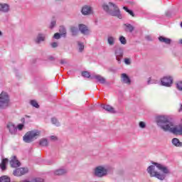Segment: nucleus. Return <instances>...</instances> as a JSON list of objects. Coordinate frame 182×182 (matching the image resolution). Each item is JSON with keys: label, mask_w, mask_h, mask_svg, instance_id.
Masks as SVG:
<instances>
[{"label": "nucleus", "mask_w": 182, "mask_h": 182, "mask_svg": "<svg viewBox=\"0 0 182 182\" xmlns=\"http://www.w3.org/2000/svg\"><path fill=\"white\" fill-rule=\"evenodd\" d=\"M157 125L164 130V132H170L173 134H182L181 124L174 125V123L170 120L166 115H160L156 117Z\"/></svg>", "instance_id": "f257e3e1"}, {"label": "nucleus", "mask_w": 182, "mask_h": 182, "mask_svg": "<svg viewBox=\"0 0 182 182\" xmlns=\"http://www.w3.org/2000/svg\"><path fill=\"white\" fill-rule=\"evenodd\" d=\"M146 171L151 177H156L161 181L165 180L166 177L171 173L168 167L157 162H153L152 165L147 168Z\"/></svg>", "instance_id": "f03ea898"}, {"label": "nucleus", "mask_w": 182, "mask_h": 182, "mask_svg": "<svg viewBox=\"0 0 182 182\" xmlns=\"http://www.w3.org/2000/svg\"><path fill=\"white\" fill-rule=\"evenodd\" d=\"M102 9H104L105 12H107V14H109L112 16H117L119 18V19H122V14H120V10L116 4L112 2H109L108 4H102Z\"/></svg>", "instance_id": "7ed1b4c3"}, {"label": "nucleus", "mask_w": 182, "mask_h": 182, "mask_svg": "<svg viewBox=\"0 0 182 182\" xmlns=\"http://www.w3.org/2000/svg\"><path fill=\"white\" fill-rule=\"evenodd\" d=\"M41 136V131L38 129H34L32 131H28L23 137V141L25 143H32V141L36 140L38 137Z\"/></svg>", "instance_id": "20e7f679"}, {"label": "nucleus", "mask_w": 182, "mask_h": 182, "mask_svg": "<svg viewBox=\"0 0 182 182\" xmlns=\"http://www.w3.org/2000/svg\"><path fill=\"white\" fill-rule=\"evenodd\" d=\"M9 107V95L5 92L0 94V109H6Z\"/></svg>", "instance_id": "39448f33"}, {"label": "nucleus", "mask_w": 182, "mask_h": 182, "mask_svg": "<svg viewBox=\"0 0 182 182\" xmlns=\"http://www.w3.org/2000/svg\"><path fill=\"white\" fill-rule=\"evenodd\" d=\"M173 79L172 76L166 75L161 78V85L165 87H171L173 86Z\"/></svg>", "instance_id": "423d86ee"}, {"label": "nucleus", "mask_w": 182, "mask_h": 182, "mask_svg": "<svg viewBox=\"0 0 182 182\" xmlns=\"http://www.w3.org/2000/svg\"><path fill=\"white\" fill-rule=\"evenodd\" d=\"M107 174V169L105 166H99L95 168V176L97 177H105Z\"/></svg>", "instance_id": "0eeeda50"}, {"label": "nucleus", "mask_w": 182, "mask_h": 182, "mask_svg": "<svg viewBox=\"0 0 182 182\" xmlns=\"http://www.w3.org/2000/svg\"><path fill=\"white\" fill-rule=\"evenodd\" d=\"M81 14L85 16L93 14V7L89 5H85L81 9Z\"/></svg>", "instance_id": "6e6552de"}, {"label": "nucleus", "mask_w": 182, "mask_h": 182, "mask_svg": "<svg viewBox=\"0 0 182 182\" xmlns=\"http://www.w3.org/2000/svg\"><path fill=\"white\" fill-rule=\"evenodd\" d=\"M114 53L118 63H121L122 58H123V49L122 48H118L115 50Z\"/></svg>", "instance_id": "1a4fd4ad"}, {"label": "nucleus", "mask_w": 182, "mask_h": 182, "mask_svg": "<svg viewBox=\"0 0 182 182\" xmlns=\"http://www.w3.org/2000/svg\"><path fill=\"white\" fill-rule=\"evenodd\" d=\"M91 79H95L97 82L101 83L102 85H105V83H106V79L100 75H92L91 76Z\"/></svg>", "instance_id": "9d476101"}, {"label": "nucleus", "mask_w": 182, "mask_h": 182, "mask_svg": "<svg viewBox=\"0 0 182 182\" xmlns=\"http://www.w3.org/2000/svg\"><path fill=\"white\" fill-rule=\"evenodd\" d=\"M10 164L13 168H16L21 166V162L16 159V156H13L10 161Z\"/></svg>", "instance_id": "9b49d317"}, {"label": "nucleus", "mask_w": 182, "mask_h": 182, "mask_svg": "<svg viewBox=\"0 0 182 182\" xmlns=\"http://www.w3.org/2000/svg\"><path fill=\"white\" fill-rule=\"evenodd\" d=\"M7 129H9L11 134H15L17 132V129L15 127V124L12 122H9L6 125Z\"/></svg>", "instance_id": "f8f14e48"}, {"label": "nucleus", "mask_w": 182, "mask_h": 182, "mask_svg": "<svg viewBox=\"0 0 182 182\" xmlns=\"http://www.w3.org/2000/svg\"><path fill=\"white\" fill-rule=\"evenodd\" d=\"M78 28L81 33L83 35H89V29H87V26H86L85 24H80Z\"/></svg>", "instance_id": "ddd939ff"}, {"label": "nucleus", "mask_w": 182, "mask_h": 182, "mask_svg": "<svg viewBox=\"0 0 182 182\" xmlns=\"http://www.w3.org/2000/svg\"><path fill=\"white\" fill-rule=\"evenodd\" d=\"M0 12H9V5L7 4L0 3Z\"/></svg>", "instance_id": "4468645a"}, {"label": "nucleus", "mask_w": 182, "mask_h": 182, "mask_svg": "<svg viewBox=\"0 0 182 182\" xmlns=\"http://www.w3.org/2000/svg\"><path fill=\"white\" fill-rule=\"evenodd\" d=\"M107 41L109 46H114V43H116V37L113 36H108Z\"/></svg>", "instance_id": "2eb2a0df"}, {"label": "nucleus", "mask_w": 182, "mask_h": 182, "mask_svg": "<svg viewBox=\"0 0 182 182\" xmlns=\"http://www.w3.org/2000/svg\"><path fill=\"white\" fill-rule=\"evenodd\" d=\"M101 107L102 109H104V110H106L107 112H109V113H116V111L114 110V108H113L110 105H102Z\"/></svg>", "instance_id": "dca6fc26"}, {"label": "nucleus", "mask_w": 182, "mask_h": 182, "mask_svg": "<svg viewBox=\"0 0 182 182\" xmlns=\"http://www.w3.org/2000/svg\"><path fill=\"white\" fill-rule=\"evenodd\" d=\"M122 80L123 83H126L127 85H130L132 82L129 76H127L125 73L122 74Z\"/></svg>", "instance_id": "f3484780"}, {"label": "nucleus", "mask_w": 182, "mask_h": 182, "mask_svg": "<svg viewBox=\"0 0 182 182\" xmlns=\"http://www.w3.org/2000/svg\"><path fill=\"white\" fill-rule=\"evenodd\" d=\"M159 42H162V43H166V45H170V43H171V39L163 36H160L159 38Z\"/></svg>", "instance_id": "a211bd4d"}, {"label": "nucleus", "mask_w": 182, "mask_h": 182, "mask_svg": "<svg viewBox=\"0 0 182 182\" xmlns=\"http://www.w3.org/2000/svg\"><path fill=\"white\" fill-rule=\"evenodd\" d=\"M6 164H8V159H4L0 164V168L2 171H5V170H6Z\"/></svg>", "instance_id": "6ab92c4d"}, {"label": "nucleus", "mask_w": 182, "mask_h": 182, "mask_svg": "<svg viewBox=\"0 0 182 182\" xmlns=\"http://www.w3.org/2000/svg\"><path fill=\"white\" fill-rule=\"evenodd\" d=\"M172 144H173V146L176 147H182V142H181L177 138H173L172 139Z\"/></svg>", "instance_id": "aec40b11"}, {"label": "nucleus", "mask_w": 182, "mask_h": 182, "mask_svg": "<svg viewBox=\"0 0 182 182\" xmlns=\"http://www.w3.org/2000/svg\"><path fill=\"white\" fill-rule=\"evenodd\" d=\"M21 182H43V179L41 178H35L33 179H23Z\"/></svg>", "instance_id": "412c9836"}, {"label": "nucleus", "mask_w": 182, "mask_h": 182, "mask_svg": "<svg viewBox=\"0 0 182 182\" xmlns=\"http://www.w3.org/2000/svg\"><path fill=\"white\" fill-rule=\"evenodd\" d=\"M43 41H45V34H38L36 39V43H41V42H43Z\"/></svg>", "instance_id": "4be33fe9"}, {"label": "nucleus", "mask_w": 182, "mask_h": 182, "mask_svg": "<svg viewBox=\"0 0 182 182\" xmlns=\"http://www.w3.org/2000/svg\"><path fill=\"white\" fill-rule=\"evenodd\" d=\"M66 171V169L60 168L55 171L54 174H55V176H63V174H65Z\"/></svg>", "instance_id": "5701e85b"}, {"label": "nucleus", "mask_w": 182, "mask_h": 182, "mask_svg": "<svg viewBox=\"0 0 182 182\" xmlns=\"http://www.w3.org/2000/svg\"><path fill=\"white\" fill-rule=\"evenodd\" d=\"M21 122L25 124L26 123H31L32 120L31 119V117L26 115L25 117L21 118Z\"/></svg>", "instance_id": "b1692460"}, {"label": "nucleus", "mask_w": 182, "mask_h": 182, "mask_svg": "<svg viewBox=\"0 0 182 182\" xmlns=\"http://www.w3.org/2000/svg\"><path fill=\"white\" fill-rule=\"evenodd\" d=\"M125 26V31H127V32H133V31H134V27H133V26H132L131 24H124Z\"/></svg>", "instance_id": "393cba45"}, {"label": "nucleus", "mask_w": 182, "mask_h": 182, "mask_svg": "<svg viewBox=\"0 0 182 182\" xmlns=\"http://www.w3.org/2000/svg\"><path fill=\"white\" fill-rule=\"evenodd\" d=\"M176 87L179 92H182V81L179 80L176 82Z\"/></svg>", "instance_id": "a878e982"}, {"label": "nucleus", "mask_w": 182, "mask_h": 182, "mask_svg": "<svg viewBox=\"0 0 182 182\" xmlns=\"http://www.w3.org/2000/svg\"><path fill=\"white\" fill-rule=\"evenodd\" d=\"M51 123L54 124V126H56L57 127H59L60 126V122L58 121V119L53 117L51 119Z\"/></svg>", "instance_id": "bb28decb"}, {"label": "nucleus", "mask_w": 182, "mask_h": 182, "mask_svg": "<svg viewBox=\"0 0 182 182\" xmlns=\"http://www.w3.org/2000/svg\"><path fill=\"white\" fill-rule=\"evenodd\" d=\"M14 175L16 176L17 177H21V176H22V172L21 171V168H16V170H14Z\"/></svg>", "instance_id": "cd10ccee"}, {"label": "nucleus", "mask_w": 182, "mask_h": 182, "mask_svg": "<svg viewBox=\"0 0 182 182\" xmlns=\"http://www.w3.org/2000/svg\"><path fill=\"white\" fill-rule=\"evenodd\" d=\"M70 31H71V33H73V36L77 35V32H79V31L77 30V27H75V26H72L70 28Z\"/></svg>", "instance_id": "c85d7f7f"}, {"label": "nucleus", "mask_w": 182, "mask_h": 182, "mask_svg": "<svg viewBox=\"0 0 182 182\" xmlns=\"http://www.w3.org/2000/svg\"><path fill=\"white\" fill-rule=\"evenodd\" d=\"M119 41L122 45H126V43H127V40H126V38L123 36H119Z\"/></svg>", "instance_id": "c756f323"}, {"label": "nucleus", "mask_w": 182, "mask_h": 182, "mask_svg": "<svg viewBox=\"0 0 182 182\" xmlns=\"http://www.w3.org/2000/svg\"><path fill=\"white\" fill-rule=\"evenodd\" d=\"M40 146H47L48 145V139L43 138V139H41L40 140Z\"/></svg>", "instance_id": "7c9ffc66"}, {"label": "nucleus", "mask_w": 182, "mask_h": 182, "mask_svg": "<svg viewBox=\"0 0 182 182\" xmlns=\"http://www.w3.org/2000/svg\"><path fill=\"white\" fill-rule=\"evenodd\" d=\"M11 179L6 176H3L0 178V182H9Z\"/></svg>", "instance_id": "2f4dec72"}, {"label": "nucleus", "mask_w": 182, "mask_h": 182, "mask_svg": "<svg viewBox=\"0 0 182 182\" xmlns=\"http://www.w3.org/2000/svg\"><path fill=\"white\" fill-rule=\"evenodd\" d=\"M83 49H85V45L83 44V43L78 41L79 52H83Z\"/></svg>", "instance_id": "473e14b6"}, {"label": "nucleus", "mask_w": 182, "mask_h": 182, "mask_svg": "<svg viewBox=\"0 0 182 182\" xmlns=\"http://www.w3.org/2000/svg\"><path fill=\"white\" fill-rule=\"evenodd\" d=\"M31 106H33V107H36V109H38V107H39V105L38 104V102H36V100H32L30 102Z\"/></svg>", "instance_id": "72a5a7b5"}, {"label": "nucleus", "mask_w": 182, "mask_h": 182, "mask_svg": "<svg viewBox=\"0 0 182 182\" xmlns=\"http://www.w3.org/2000/svg\"><path fill=\"white\" fill-rule=\"evenodd\" d=\"M59 31L61 33V36L66 35V28H65L64 26H60Z\"/></svg>", "instance_id": "f704fd0d"}, {"label": "nucleus", "mask_w": 182, "mask_h": 182, "mask_svg": "<svg viewBox=\"0 0 182 182\" xmlns=\"http://www.w3.org/2000/svg\"><path fill=\"white\" fill-rule=\"evenodd\" d=\"M123 9H124V11H126V12L129 14V15H131V16H134V13H133V11L132 10L128 9L127 7L124 6Z\"/></svg>", "instance_id": "c9c22d12"}, {"label": "nucleus", "mask_w": 182, "mask_h": 182, "mask_svg": "<svg viewBox=\"0 0 182 182\" xmlns=\"http://www.w3.org/2000/svg\"><path fill=\"white\" fill-rule=\"evenodd\" d=\"M82 76L83 77H90V73L87 71H83L82 73Z\"/></svg>", "instance_id": "e433bc0d"}, {"label": "nucleus", "mask_w": 182, "mask_h": 182, "mask_svg": "<svg viewBox=\"0 0 182 182\" xmlns=\"http://www.w3.org/2000/svg\"><path fill=\"white\" fill-rule=\"evenodd\" d=\"M24 127H25V124L23 123V124H18L16 129L17 130H19L21 132V130H23Z\"/></svg>", "instance_id": "4c0bfd02"}, {"label": "nucleus", "mask_w": 182, "mask_h": 182, "mask_svg": "<svg viewBox=\"0 0 182 182\" xmlns=\"http://www.w3.org/2000/svg\"><path fill=\"white\" fill-rule=\"evenodd\" d=\"M20 170L21 171V176H23V174H26V173H28V168H20Z\"/></svg>", "instance_id": "58836bf2"}, {"label": "nucleus", "mask_w": 182, "mask_h": 182, "mask_svg": "<svg viewBox=\"0 0 182 182\" xmlns=\"http://www.w3.org/2000/svg\"><path fill=\"white\" fill-rule=\"evenodd\" d=\"M140 129H146V122H140L139 124Z\"/></svg>", "instance_id": "ea45409f"}, {"label": "nucleus", "mask_w": 182, "mask_h": 182, "mask_svg": "<svg viewBox=\"0 0 182 182\" xmlns=\"http://www.w3.org/2000/svg\"><path fill=\"white\" fill-rule=\"evenodd\" d=\"M55 25H56V21H52L50 24V29H53V28H55Z\"/></svg>", "instance_id": "a19ab883"}, {"label": "nucleus", "mask_w": 182, "mask_h": 182, "mask_svg": "<svg viewBox=\"0 0 182 182\" xmlns=\"http://www.w3.org/2000/svg\"><path fill=\"white\" fill-rule=\"evenodd\" d=\"M60 36H62V34L57 33L54 34V39H60Z\"/></svg>", "instance_id": "79ce46f5"}, {"label": "nucleus", "mask_w": 182, "mask_h": 182, "mask_svg": "<svg viewBox=\"0 0 182 182\" xmlns=\"http://www.w3.org/2000/svg\"><path fill=\"white\" fill-rule=\"evenodd\" d=\"M148 85H153V83H156V81L152 80L151 77H149L147 81Z\"/></svg>", "instance_id": "37998d69"}, {"label": "nucleus", "mask_w": 182, "mask_h": 182, "mask_svg": "<svg viewBox=\"0 0 182 182\" xmlns=\"http://www.w3.org/2000/svg\"><path fill=\"white\" fill-rule=\"evenodd\" d=\"M124 63H125V65H130V59L129 58H125L124 59Z\"/></svg>", "instance_id": "c03bdc74"}, {"label": "nucleus", "mask_w": 182, "mask_h": 182, "mask_svg": "<svg viewBox=\"0 0 182 182\" xmlns=\"http://www.w3.org/2000/svg\"><path fill=\"white\" fill-rule=\"evenodd\" d=\"M51 46H52V48H58V43L54 42V43H51Z\"/></svg>", "instance_id": "a18cd8bd"}, {"label": "nucleus", "mask_w": 182, "mask_h": 182, "mask_svg": "<svg viewBox=\"0 0 182 182\" xmlns=\"http://www.w3.org/2000/svg\"><path fill=\"white\" fill-rule=\"evenodd\" d=\"M50 139L53 141L58 140V138L55 136H50Z\"/></svg>", "instance_id": "49530a36"}, {"label": "nucleus", "mask_w": 182, "mask_h": 182, "mask_svg": "<svg viewBox=\"0 0 182 182\" xmlns=\"http://www.w3.org/2000/svg\"><path fill=\"white\" fill-rule=\"evenodd\" d=\"M60 63L61 65H65V63H66V60L65 59L61 60Z\"/></svg>", "instance_id": "de8ad7c7"}, {"label": "nucleus", "mask_w": 182, "mask_h": 182, "mask_svg": "<svg viewBox=\"0 0 182 182\" xmlns=\"http://www.w3.org/2000/svg\"><path fill=\"white\" fill-rule=\"evenodd\" d=\"M178 112H182V104H180V107L178 109Z\"/></svg>", "instance_id": "09e8293b"}, {"label": "nucleus", "mask_w": 182, "mask_h": 182, "mask_svg": "<svg viewBox=\"0 0 182 182\" xmlns=\"http://www.w3.org/2000/svg\"><path fill=\"white\" fill-rule=\"evenodd\" d=\"M0 36H2V31H0Z\"/></svg>", "instance_id": "8fccbe9b"}, {"label": "nucleus", "mask_w": 182, "mask_h": 182, "mask_svg": "<svg viewBox=\"0 0 182 182\" xmlns=\"http://www.w3.org/2000/svg\"><path fill=\"white\" fill-rule=\"evenodd\" d=\"M146 39H148V41H150V39H149V36H146Z\"/></svg>", "instance_id": "3c124183"}, {"label": "nucleus", "mask_w": 182, "mask_h": 182, "mask_svg": "<svg viewBox=\"0 0 182 182\" xmlns=\"http://www.w3.org/2000/svg\"><path fill=\"white\" fill-rule=\"evenodd\" d=\"M180 43H181V45H182V39L180 41Z\"/></svg>", "instance_id": "603ef678"}, {"label": "nucleus", "mask_w": 182, "mask_h": 182, "mask_svg": "<svg viewBox=\"0 0 182 182\" xmlns=\"http://www.w3.org/2000/svg\"><path fill=\"white\" fill-rule=\"evenodd\" d=\"M181 28H182V22L181 23Z\"/></svg>", "instance_id": "864d4df0"}]
</instances>
